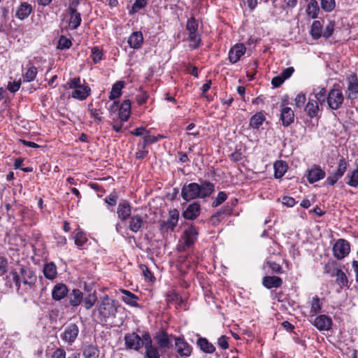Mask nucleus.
Returning a JSON list of instances; mask_svg holds the SVG:
<instances>
[{
  "label": "nucleus",
  "instance_id": "51",
  "mask_svg": "<svg viewBox=\"0 0 358 358\" xmlns=\"http://www.w3.org/2000/svg\"><path fill=\"white\" fill-rule=\"evenodd\" d=\"M147 0H136L129 11L130 14H134L147 5Z\"/></svg>",
  "mask_w": 358,
  "mask_h": 358
},
{
  "label": "nucleus",
  "instance_id": "53",
  "mask_svg": "<svg viewBox=\"0 0 358 358\" xmlns=\"http://www.w3.org/2000/svg\"><path fill=\"white\" fill-rule=\"evenodd\" d=\"M321 7L326 12H330L335 8L334 0H321Z\"/></svg>",
  "mask_w": 358,
  "mask_h": 358
},
{
  "label": "nucleus",
  "instance_id": "5",
  "mask_svg": "<svg viewBox=\"0 0 358 358\" xmlns=\"http://www.w3.org/2000/svg\"><path fill=\"white\" fill-rule=\"evenodd\" d=\"M147 336H150L148 332H143L141 336L136 332L126 334L124 337V341L127 349L138 351L143 348L146 343L145 338Z\"/></svg>",
  "mask_w": 358,
  "mask_h": 358
},
{
  "label": "nucleus",
  "instance_id": "9",
  "mask_svg": "<svg viewBox=\"0 0 358 358\" xmlns=\"http://www.w3.org/2000/svg\"><path fill=\"white\" fill-rule=\"evenodd\" d=\"M98 311L105 318L113 315L116 312L114 301L108 297L103 299L98 306Z\"/></svg>",
  "mask_w": 358,
  "mask_h": 358
},
{
  "label": "nucleus",
  "instance_id": "14",
  "mask_svg": "<svg viewBox=\"0 0 358 358\" xmlns=\"http://www.w3.org/2000/svg\"><path fill=\"white\" fill-rule=\"evenodd\" d=\"M347 96L350 100L358 98V79L356 76H351L348 80Z\"/></svg>",
  "mask_w": 358,
  "mask_h": 358
},
{
  "label": "nucleus",
  "instance_id": "47",
  "mask_svg": "<svg viewBox=\"0 0 358 358\" xmlns=\"http://www.w3.org/2000/svg\"><path fill=\"white\" fill-rule=\"evenodd\" d=\"M103 55L102 51L98 47L95 46L92 48L90 57L94 64L99 63L103 59Z\"/></svg>",
  "mask_w": 358,
  "mask_h": 358
},
{
  "label": "nucleus",
  "instance_id": "16",
  "mask_svg": "<svg viewBox=\"0 0 358 358\" xmlns=\"http://www.w3.org/2000/svg\"><path fill=\"white\" fill-rule=\"evenodd\" d=\"M175 345L177 352L181 357H189L192 352V347L184 338H176L175 339Z\"/></svg>",
  "mask_w": 358,
  "mask_h": 358
},
{
  "label": "nucleus",
  "instance_id": "39",
  "mask_svg": "<svg viewBox=\"0 0 358 358\" xmlns=\"http://www.w3.org/2000/svg\"><path fill=\"white\" fill-rule=\"evenodd\" d=\"M310 35L314 39H318L322 36V25L319 20L313 21L310 28Z\"/></svg>",
  "mask_w": 358,
  "mask_h": 358
},
{
  "label": "nucleus",
  "instance_id": "38",
  "mask_svg": "<svg viewBox=\"0 0 358 358\" xmlns=\"http://www.w3.org/2000/svg\"><path fill=\"white\" fill-rule=\"evenodd\" d=\"M197 345L202 351L206 353H213L215 350L213 345L205 338H199L197 341Z\"/></svg>",
  "mask_w": 358,
  "mask_h": 358
},
{
  "label": "nucleus",
  "instance_id": "64",
  "mask_svg": "<svg viewBox=\"0 0 358 358\" xmlns=\"http://www.w3.org/2000/svg\"><path fill=\"white\" fill-rule=\"evenodd\" d=\"M117 199V197L115 194H111L109 196H108L107 197H106L105 201L108 205L113 206L116 204Z\"/></svg>",
  "mask_w": 358,
  "mask_h": 358
},
{
  "label": "nucleus",
  "instance_id": "56",
  "mask_svg": "<svg viewBox=\"0 0 358 358\" xmlns=\"http://www.w3.org/2000/svg\"><path fill=\"white\" fill-rule=\"evenodd\" d=\"M334 24L331 22H329L325 27L324 30L322 31V36L328 38H329L334 31Z\"/></svg>",
  "mask_w": 358,
  "mask_h": 358
},
{
  "label": "nucleus",
  "instance_id": "59",
  "mask_svg": "<svg viewBox=\"0 0 358 358\" xmlns=\"http://www.w3.org/2000/svg\"><path fill=\"white\" fill-rule=\"evenodd\" d=\"M8 261L7 259L0 255V272L1 274H4L7 272Z\"/></svg>",
  "mask_w": 358,
  "mask_h": 358
},
{
  "label": "nucleus",
  "instance_id": "55",
  "mask_svg": "<svg viewBox=\"0 0 358 358\" xmlns=\"http://www.w3.org/2000/svg\"><path fill=\"white\" fill-rule=\"evenodd\" d=\"M21 84H22L21 80H19L17 81H14V82H9L8 83L7 89L10 92H13V93L16 92L17 91L19 90V89L21 86Z\"/></svg>",
  "mask_w": 358,
  "mask_h": 358
},
{
  "label": "nucleus",
  "instance_id": "20",
  "mask_svg": "<svg viewBox=\"0 0 358 358\" xmlns=\"http://www.w3.org/2000/svg\"><path fill=\"white\" fill-rule=\"evenodd\" d=\"M198 231L193 225L189 227L183 234L182 239L187 247L192 245L197 239Z\"/></svg>",
  "mask_w": 358,
  "mask_h": 358
},
{
  "label": "nucleus",
  "instance_id": "4",
  "mask_svg": "<svg viewBox=\"0 0 358 358\" xmlns=\"http://www.w3.org/2000/svg\"><path fill=\"white\" fill-rule=\"evenodd\" d=\"M185 27L188 34L189 47L192 49L199 48L201 43V38L198 32L199 23L197 20L194 17H190L187 20Z\"/></svg>",
  "mask_w": 358,
  "mask_h": 358
},
{
  "label": "nucleus",
  "instance_id": "33",
  "mask_svg": "<svg viewBox=\"0 0 358 358\" xmlns=\"http://www.w3.org/2000/svg\"><path fill=\"white\" fill-rule=\"evenodd\" d=\"M274 176L275 178H281L287 170V164L282 160L277 161L274 164Z\"/></svg>",
  "mask_w": 358,
  "mask_h": 358
},
{
  "label": "nucleus",
  "instance_id": "6",
  "mask_svg": "<svg viewBox=\"0 0 358 358\" xmlns=\"http://www.w3.org/2000/svg\"><path fill=\"white\" fill-rule=\"evenodd\" d=\"M344 96L342 91L337 88L331 89L328 94L327 102L331 110L340 108L343 103Z\"/></svg>",
  "mask_w": 358,
  "mask_h": 358
},
{
  "label": "nucleus",
  "instance_id": "50",
  "mask_svg": "<svg viewBox=\"0 0 358 358\" xmlns=\"http://www.w3.org/2000/svg\"><path fill=\"white\" fill-rule=\"evenodd\" d=\"M349 178L347 182L351 187H356L358 186V169L354 170L350 174L348 175Z\"/></svg>",
  "mask_w": 358,
  "mask_h": 358
},
{
  "label": "nucleus",
  "instance_id": "18",
  "mask_svg": "<svg viewBox=\"0 0 358 358\" xmlns=\"http://www.w3.org/2000/svg\"><path fill=\"white\" fill-rule=\"evenodd\" d=\"M38 74V69L29 61L24 69L22 70V78L24 83L34 81Z\"/></svg>",
  "mask_w": 358,
  "mask_h": 358
},
{
  "label": "nucleus",
  "instance_id": "10",
  "mask_svg": "<svg viewBox=\"0 0 358 358\" xmlns=\"http://www.w3.org/2000/svg\"><path fill=\"white\" fill-rule=\"evenodd\" d=\"M350 251V243L344 240H338L333 247L334 255L338 259H343Z\"/></svg>",
  "mask_w": 358,
  "mask_h": 358
},
{
  "label": "nucleus",
  "instance_id": "32",
  "mask_svg": "<svg viewBox=\"0 0 358 358\" xmlns=\"http://www.w3.org/2000/svg\"><path fill=\"white\" fill-rule=\"evenodd\" d=\"M69 304L73 307L78 306L83 299V294L78 289H73L69 296Z\"/></svg>",
  "mask_w": 358,
  "mask_h": 358
},
{
  "label": "nucleus",
  "instance_id": "46",
  "mask_svg": "<svg viewBox=\"0 0 358 358\" xmlns=\"http://www.w3.org/2000/svg\"><path fill=\"white\" fill-rule=\"evenodd\" d=\"M97 300L96 295L94 294H90L86 297L83 298L84 306L87 310H90L94 306Z\"/></svg>",
  "mask_w": 358,
  "mask_h": 358
},
{
  "label": "nucleus",
  "instance_id": "49",
  "mask_svg": "<svg viewBox=\"0 0 358 358\" xmlns=\"http://www.w3.org/2000/svg\"><path fill=\"white\" fill-rule=\"evenodd\" d=\"M72 45L71 41L66 36H61L58 41L57 48L60 50H66L70 48Z\"/></svg>",
  "mask_w": 358,
  "mask_h": 358
},
{
  "label": "nucleus",
  "instance_id": "29",
  "mask_svg": "<svg viewBox=\"0 0 358 358\" xmlns=\"http://www.w3.org/2000/svg\"><path fill=\"white\" fill-rule=\"evenodd\" d=\"M131 114V102L129 99L123 101L119 108V117L121 122H127Z\"/></svg>",
  "mask_w": 358,
  "mask_h": 358
},
{
  "label": "nucleus",
  "instance_id": "57",
  "mask_svg": "<svg viewBox=\"0 0 358 358\" xmlns=\"http://www.w3.org/2000/svg\"><path fill=\"white\" fill-rule=\"evenodd\" d=\"M228 339L229 338L226 336H222L217 339V345L218 346L223 349L226 350L229 348V343H228Z\"/></svg>",
  "mask_w": 358,
  "mask_h": 358
},
{
  "label": "nucleus",
  "instance_id": "1",
  "mask_svg": "<svg viewBox=\"0 0 358 358\" xmlns=\"http://www.w3.org/2000/svg\"><path fill=\"white\" fill-rule=\"evenodd\" d=\"M215 191L213 183L203 180L201 183L191 182L185 184L181 189V196L186 201L196 199H205L210 196Z\"/></svg>",
  "mask_w": 358,
  "mask_h": 358
},
{
  "label": "nucleus",
  "instance_id": "17",
  "mask_svg": "<svg viewBox=\"0 0 358 358\" xmlns=\"http://www.w3.org/2000/svg\"><path fill=\"white\" fill-rule=\"evenodd\" d=\"M201 206L197 202H194L187 206L182 212V216L186 220H192L196 219L200 214Z\"/></svg>",
  "mask_w": 358,
  "mask_h": 358
},
{
  "label": "nucleus",
  "instance_id": "25",
  "mask_svg": "<svg viewBox=\"0 0 358 358\" xmlns=\"http://www.w3.org/2000/svg\"><path fill=\"white\" fill-rule=\"evenodd\" d=\"M127 43L130 48L139 49L143 43V36L141 31H134L129 37Z\"/></svg>",
  "mask_w": 358,
  "mask_h": 358
},
{
  "label": "nucleus",
  "instance_id": "44",
  "mask_svg": "<svg viewBox=\"0 0 358 358\" xmlns=\"http://www.w3.org/2000/svg\"><path fill=\"white\" fill-rule=\"evenodd\" d=\"M263 267L264 269H266V267L270 268L271 271L273 273H282V268L281 266L279 264H278L275 262H273L270 259H268L266 261V262H264V264H263Z\"/></svg>",
  "mask_w": 358,
  "mask_h": 358
},
{
  "label": "nucleus",
  "instance_id": "8",
  "mask_svg": "<svg viewBox=\"0 0 358 358\" xmlns=\"http://www.w3.org/2000/svg\"><path fill=\"white\" fill-rule=\"evenodd\" d=\"M79 331L77 324L71 323L64 327L63 332L60 334V338L65 343H72L77 338Z\"/></svg>",
  "mask_w": 358,
  "mask_h": 358
},
{
  "label": "nucleus",
  "instance_id": "58",
  "mask_svg": "<svg viewBox=\"0 0 358 358\" xmlns=\"http://www.w3.org/2000/svg\"><path fill=\"white\" fill-rule=\"evenodd\" d=\"M90 113V117L94 118L98 122H101L102 120V117L101 116V112L99 109L92 108L89 110Z\"/></svg>",
  "mask_w": 358,
  "mask_h": 358
},
{
  "label": "nucleus",
  "instance_id": "24",
  "mask_svg": "<svg viewBox=\"0 0 358 358\" xmlns=\"http://www.w3.org/2000/svg\"><path fill=\"white\" fill-rule=\"evenodd\" d=\"M144 224V220L141 215H134L129 220V229L134 233H137L141 230Z\"/></svg>",
  "mask_w": 358,
  "mask_h": 358
},
{
  "label": "nucleus",
  "instance_id": "36",
  "mask_svg": "<svg viewBox=\"0 0 358 358\" xmlns=\"http://www.w3.org/2000/svg\"><path fill=\"white\" fill-rule=\"evenodd\" d=\"M124 87V82L117 81L116 82L111 88V91L110 92L109 99L110 100H114L115 99L119 98L122 94V90Z\"/></svg>",
  "mask_w": 358,
  "mask_h": 358
},
{
  "label": "nucleus",
  "instance_id": "7",
  "mask_svg": "<svg viewBox=\"0 0 358 358\" xmlns=\"http://www.w3.org/2000/svg\"><path fill=\"white\" fill-rule=\"evenodd\" d=\"M179 219V212L173 209L169 212V217L166 220H160L159 227L162 232L172 231L176 227Z\"/></svg>",
  "mask_w": 358,
  "mask_h": 358
},
{
  "label": "nucleus",
  "instance_id": "2",
  "mask_svg": "<svg viewBox=\"0 0 358 358\" xmlns=\"http://www.w3.org/2000/svg\"><path fill=\"white\" fill-rule=\"evenodd\" d=\"M12 275L13 281L17 287V292L20 294L31 290L36 282V275L27 268H22L20 269V275L16 272H13Z\"/></svg>",
  "mask_w": 358,
  "mask_h": 358
},
{
  "label": "nucleus",
  "instance_id": "27",
  "mask_svg": "<svg viewBox=\"0 0 358 358\" xmlns=\"http://www.w3.org/2000/svg\"><path fill=\"white\" fill-rule=\"evenodd\" d=\"M32 11V6L27 2H22L17 7L15 16L20 20H23L28 17Z\"/></svg>",
  "mask_w": 358,
  "mask_h": 358
},
{
  "label": "nucleus",
  "instance_id": "22",
  "mask_svg": "<svg viewBox=\"0 0 358 358\" xmlns=\"http://www.w3.org/2000/svg\"><path fill=\"white\" fill-rule=\"evenodd\" d=\"M280 119L284 127L289 126L294 120V113L292 109L287 106H284L280 110Z\"/></svg>",
  "mask_w": 358,
  "mask_h": 358
},
{
  "label": "nucleus",
  "instance_id": "13",
  "mask_svg": "<svg viewBox=\"0 0 358 358\" xmlns=\"http://www.w3.org/2000/svg\"><path fill=\"white\" fill-rule=\"evenodd\" d=\"M246 48L243 43L235 44L229 52V59L231 64L238 62L241 57L245 55Z\"/></svg>",
  "mask_w": 358,
  "mask_h": 358
},
{
  "label": "nucleus",
  "instance_id": "15",
  "mask_svg": "<svg viewBox=\"0 0 358 358\" xmlns=\"http://www.w3.org/2000/svg\"><path fill=\"white\" fill-rule=\"evenodd\" d=\"M145 343L144 345L145 349V357L146 358H160V354L157 347L153 345L150 336L145 338Z\"/></svg>",
  "mask_w": 358,
  "mask_h": 358
},
{
  "label": "nucleus",
  "instance_id": "40",
  "mask_svg": "<svg viewBox=\"0 0 358 358\" xmlns=\"http://www.w3.org/2000/svg\"><path fill=\"white\" fill-rule=\"evenodd\" d=\"M334 275L336 277V282L340 286V287H348V280L345 273L339 268H337Z\"/></svg>",
  "mask_w": 358,
  "mask_h": 358
},
{
  "label": "nucleus",
  "instance_id": "43",
  "mask_svg": "<svg viewBox=\"0 0 358 358\" xmlns=\"http://www.w3.org/2000/svg\"><path fill=\"white\" fill-rule=\"evenodd\" d=\"M99 356V349L94 345H88L83 350L85 358H98Z\"/></svg>",
  "mask_w": 358,
  "mask_h": 358
},
{
  "label": "nucleus",
  "instance_id": "63",
  "mask_svg": "<svg viewBox=\"0 0 358 358\" xmlns=\"http://www.w3.org/2000/svg\"><path fill=\"white\" fill-rule=\"evenodd\" d=\"M52 358H66V352L62 348L57 349L52 356Z\"/></svg>",
  "mask_w": 358,
  "mask_h": 358
},
{
  "label": "nucleus",
  "instance_id": "62",
  "mask_svg": "<svg viewBox=\"0 0 358 358\" xmlns=\"http://www.w3.org/2000/svg\"><path fill=\"white\" fill-rule=\"evenodd\" d=\"M294 71V69L293 67H288V68H286L285 69H284L282 71V72L281 73L280 76L285 79V80H287L289 78H290L292 76V75L293 74Z\"/></svg>",
  "mask_w": 358,
  "mask_h": 358
},
{
  "label": "nucleus",
  "instance_id": "60",
  "mask_svg": "<svg viewBox=\"0 0 358 358\" xmlns=\"http://www.w3.org/2000/svg\"><path fill=\"white\" fill-rule=\"evenodd\" d=\"M282 203L285 206H287L288 207H292L295 205L296 201L295 199L292 197L283 196L282 199Z\"/></svg>",
  "mask_w": 358,
  "mask_h": 358
},
{
  "label": "nucleus",
  "instance_id": "42",
  "mask_svg": "<svg viewBox=\"0 0 358 358\" xmlns=\"http://www.w3.org/2000/svg\"><path fill=\"white\" fill-rule=\"evenodd\" d=\"M265 121V116L262 113L254 115L250 120V125L254 129H258Z\"/></svg>",
  "mask_w": 358,
  "mask_h": 358
},
{
  "label": "nucleus",
  "instance_id": "45",
  "mask_svg": "<svg viewBox=\"0 0 358 358\" xmlns=\"http://www.w3.org/2000/svg\"><path fill=\"white\" fill-rule=\"evenodd\" d=\"M155 339L159 345L162 348H166L169 346L170 341L169 336L166 333H162L155 337Z\"/></svg>",
  "mask_w": 358,
  "mask_h": 358
},
{
  "label": "nucleus",
  "instance_id": "31",
  "mask_svg": "<svg viewBox=\"0 0 358 358\" xmlns=\"http://www.w3.org/2000/svg\"><path fill=\"white\" fill-rule=\"evenodd\" d=\"M263 285L267 289L278 288L282 284V280L278 276H265L262 279Z\"/></svg>",
  "mask_w": 358,
  "mask_h": 358
},
{
  "label": "nucleus",
  "instance_id": "34",
  "mask_svg": "<svg viewBox=\"0 0 358 358\" xmlns=\"http://www.w3.org/2000/svg\"><path fill=\"white\" fill-rule=\"evenodd\" d=\"M43 273L46 278L53 280L57 275V267L52 262L45 264L43 267Z\"/></svg>",
  "mask_w": 358,
  "mask_h": 358
},
{
  "label": "nucleus",
  "instance_id": "30",
  "mask_svg": "<svg viewBox=\"0 0 358 358\" xmlns=\"http://www.w3.org/2000/svg\"><path fill=\"white\" fill-rule=\"evenodd\" d=\"M120 292L122 294L121 299L125 303L133 307H138V297L136 295L126 289H120Z\"/></svg>",
  "mask_w": 358,
  "mask_h": 358
},
{
  "label": "nucleus",
  "instance_id": "11",
  "mask_svg": "<svg viewBox=\"0 0 358 358\" xmlns=\"http://www.w3.org/2000/svg\"><path fill=\"white\" fill-rule=\"evenodd\" d=\"M312 324L320 331H328L331 328L332 320L326 315H320L310 320Z\"/></svg>",
  "mask_w": 358,
  "mask_h": 358
},
{
  "label": "nucleus",
  "instance_id": "41",
  "mask_svg": "<svg viewBox=\"0 0 358 358\" xmlns=\"http://www.w3.org/2000/svg\"><path fill=\"white\" fill-rule=\"evenodd\" d=\"M70 19L69 25L71 29H77L81 22V15L78 12H69Z\"/></svg>",
  "mask_w": 358,
  "mask_h": 358
},
{
  "label": "nucleus",
  "instance_id": "23",
  "mask_svg": "<svg viewBox=\"0 0 358 358\" xmlns=\"http://www.w3.org/2000/svg\"><path fill=\"white\" fill-rule=\"evenodd\" d=\"M314 99L309 96L308 101L305 106V112L310 118H314L318 115L320 112V105Z\"/></svg>",
  "mask_w": 358,
  "mask_h": 358
},
{
  "label": "nucleus",
  "instance_id": "61",
  "mask_svg": "<svg viewBox=\"0 0 358 358\" xmlns=\"http://www.w3.org/2000/svg\"><path fill=\"white\" fill-rule=\"evenodd\" d=\"M285 80L280 75L277 76L272 79L271 84L275 87H279L285 82Z\"/></svg>",
  "mask_w": 358,
  "mask_h": 358
},
{
  "label": "nucleus",
  "instance_id": "12",
  "mask_svg": "<svg viewBox=\"0 0 358 358\" xmlns=\"http://www.w3.org/2000/svg\"><path fill=\"white\" fill-rule=\"evenodd\" d=\"M347 167L348 163L346 160L344 158L341 159L336 171L328 176L327 182L329 185H334L341 178L343 177L347 170Z\"/></svg>",
  "mask_w": 358,
  "mask_h": 358
},
{
  "label": "nucleus",
  "instance_id": "26",
  "mask_svg": "<svg viewBox=\"0 0 358 358\" xmlns=\"http://www.w3.org/2000/svg\"><path fill=\"white\" fill-rule=\"evenodd\" d=\"M309 96H313V99H314L317 103L322 105L327 99V90L324 87H314Z\"/></svg>",
  "mask_w": 358,
  "mask_h": 358
},
{
  "label": "nucleus",
  "instance_id": "54",
  "mask_svg": "<svg viewBox=\"0 0 358 358\" xmlns=\"http://www.w3.org/2000/svg\"><path fill=\"white\" fill-rule=\"evenodd\" d=\"M227 198V195L224 192H220L215 199V200L213 202V207H217L220 204H222Z\"/></svg>",
  "mask_w": 358,
  "mask_h": 358
},
{
  "label": "nucleus",
  "instance_id": "19",
  "mask_svg": "<svg viewBox=\"0 0 358 358\" xmlns=\"http://www.w3.org/2000/svg\"><path fill=\"white\" fill-rule=\"evenodd\" d=\"M69 292L67 286L62 282L57 283L52 289V297L55 301L64 299Z\"/></svg>",
  "mask_w": 358,
  "mask_h": 358
},
{
  "label": "nucleus",
  "instance_id": "28",
  "mask_svg": "<svg viewBox=\"0 0 358 358\" xmlns=\"http://www.w3.org/2000/svg\"><path fill=\"white\" fill-rule=\"evenodd\" d=\"M117 213L122 220L129 218L131 214V206L128 201H121L117 206Z\"/></svg>",
  "mask_w": 358,
  "mask_h": 358
},
{
  "label": "nucleus",
  "instance_id": "37",
  "mask_svg": "<svg viewBox=\"0 0 358 358\" xmlns=\"http://www.w3.org/2000/svg\"><path fill=\"white\" fill-rule=\"evenodd\" d=\"M322 303L317 296L313 297L310 304V317L315 316L317 313H320L322 310Z\"/></svg>",
  "mask_w": 358,
  "mask_h": 358
},
{
  "label": "nucleus",
  "instance_id": "48",
  "mask_svg": "<svg viewBox=\"0 0 358 358\" xmlns=\"http://www.w3.org/2000/svg\"><path fill=\"white\" fill-rule=\"evenodd\" d=\"M74 240L76 245L80 248H83L87 241L86 235L82 231H78L76 233L74 237Z\"/></svg>",
  "mask_w": 358,
  "mask_h": 358
},
{
  "label": "nucleus",
  "instance_id": "21",
  "mask_svg": "<svg viewBox=\"0 0 358 358\" xmlns=\"http://www.w3.org/2000/svg\"><path fill=\"white\" fill-rule=\"evenodd\" d=\"M325 171L320 166H315L310 169L307 174V180L310 183L317 182L325 177Z\"/></svg>",
  "mask_w": 358,
  "mask_h": 358
},
{
  "label": "nucleus",
  "instance_id": "3",
  "mask_svg": "<svg viewBox=\"0 0 358 358\" xmlns=\"http://www.w3.org/2000/svg\"><path fill=\"white\" fill-rule=\"evenodd\" d=\"M68 84L69 89L72 90L71 96L76 99L85 100L90 94L91 90L90 87L86 85L84 80L82 83L79 77L71 79Z\"/></svg>",
  "mask_w": 358,
  "mask_h": 358
},
{
  "label": "nucleus",
  "instance_id": "52",
  "mask_svg": "<svg viewBox=\"0 0 358 358\" xmlns=\"http://www.w3.org/2000/svg\"><path fill=\"white\" fill-rule=\"evenodd\" d=\"M306 101V94L303 92L299 93L294 98V104L296 107L301 108L304 106Z\"/></svg>",
  "mask_w": 358,
  "mask_h": 358
},
{
  "label": "nucleus",
  "instance_id": "35",
  "mask_svg": "<svg viewBox=\"0 0 358 358\" xmlns=\"http://www.w3.org/2000/svg\"><path fill=\"white\" fill-rule=\"evenodd\" d=\"M318 3L316 0H310L306 8V13L310 18L315 19L317 17L319 13Z\"/></svg>",
  "mask_w": 358,
  "mask_h": 358
}]
</instances>
